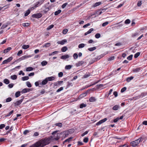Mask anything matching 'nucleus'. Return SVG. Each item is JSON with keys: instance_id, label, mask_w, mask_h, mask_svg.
Listing matches in <instances>:
<instances>
[{"instance_id": "obj_1", "label": "nucleus", "mask_w": 147, "mask_h": 147, "mask_svg": "<svg viewBox=\"0 0 147 147\" xmlns=\"http://www.w3.org/2000/svg\"><path fill=\"white\" fill-rule=\"evenodd\" d=\"M50 138H45L40 139L30 147H44L50 142Z\"/></svg>"}, {"instance_id": "obj_2", "label": "nucleus", "mask_w": 147, "mask_h": 147, "mask_svg": "<svg viewBox=\"0 0 147 147\" xmlns=\"http://www.w3.org/2000/svg\"><path fill=\"white\" fill-rule=\"evenodd\" d=\"M72 130H73L70 129L69 130L63 131L61 133V135H63V137L65 138L69 134H71V131Z\"/></svg>"}, {"instance_id": "obj_3", "label": "nucleus", "mask_w": 147, "mask_h": 147, "mask_svg": "<svg viewBox=\"0 0 147 147\" xmlns=\"http://www.w3.org/2000/svg\"><path fill=\"white\" fill-rule=\"evenodd\" d=\"M44 1L45 0H39L34 4V5L36 7H38L42 4Z\"/></svg>"}, {"instance_id": "obj_4", "label": "nucleus", "mask_w": 147, "mask_h": 147, "mask_svg": "<svg viewBox=\"0 0 147 147\" xmlns=\"http://www.w3.org/2000/svg\"><path fill=\"white\" fill-rule=\"evenodd\" d=\"M42 16V15L41 13H38L33 14L32 16V17L33 18H39L41 17Z\"/></svg>"}, {"instance_id": "obj_5", "label": "nucleus", "mask_w": 147, "mask_h": 147, "mask_svg": "<svg viewBox=\"0 0 147 147\" xmlns=\"http://www.w3.org/2000/svg\"><path fill=\"white\" fill-rule=\"evenodd\" d=\"M138 140H137L131 142L130 144L133 147H135L137 146L139 144V142H138Z\"/></svg>"}, {"instance_id": "obj_6", "label": "nucleus", "mask_w": 147, "mask_h": 147, "mask_svg": "<svg viewBox=\"0 0 147 147\" xmlns=\"http://www.w3.org/2000/svg\"><path fill=\"white\" fill-rule=\"evenodd\" d=\"M13 58L12 57L8 58L7 59L4 60L2 62V64H7L8 62H10L12 59Z\"/></svg>"}, {"instance_id": "obj_7", "label": "nucleus", "mask_w": 147, "mask_h": 147, "mask_svg": "<svg viewBox=\"0 0 147 147\" xmlns=\"http://www.w3.org/2000/svg\"><path fill=\"white\" fill-rule=\"evenodd\" d=\"M24 98L21 99L20 100L16 101L14 104L15 106L19 105H20L23 101Z\"/></svg>"}, {"instance_id": "obj_8", "label": "nucleus", "mask_w": 147, "mask_h": 147, "mask_svg": "<svg viewBox=\"0 0 147 147\" xmlns=\"http://www.w3.org/2000/svg\"><path fill=\"white\" fill-rule=\"evenodd\" d=\"M67 40L66 39L63 40L61 41H59L57 42L58 44L63 45L66 42Z\"/></svg>"}, {"instance_id": "obj_9", "label": "nucleus", "mask_w": 147, "mask_h": 147, "mask_svg": "<svg viewBox=\"0 0 147 147\" xmlns=\"http://www.w3.org/2000/svg\"><path fill=\"white\" fill-rule=\"evenodd\" d=\"M30 88H25L23 89L21 91V93H26L27 92H29L30 91Z\"/></svg>"}, {"instance_id": "obj_10", "label": "nucleus", "mask_w": 147, "mask_h": 147, "mask_svg": "<svg viewBox=\"0 0 147 147\" xmlns=\"http://www.w3.org/2000/svg\"><path fill=\"white\" fill-rule=\"evenodd\" d=\"M87 92H85L80 94L79 96V98H82L85 96L87 95Z\"/></svg>"}, {"instance_id": "obj_11", "label": "nucleus", "mask_w": 147, "mask_h": 147, "mask_svg": "<svg viewBox=\"0 0 147 147\" xmlns=\"http://www.w3.org/2000/svg\"><path fill=\"white\" fill-rule=\"evenodd\" d=\"M11 47H8L4 50L3 53H6L11 50Z\"/></svg>"}, {"instance_id": "obj_12", "label": "nucleus", "mask_w": 147, "mask_h": 147, "mask_svg": "<svg viewBox=\"0 0 147 147\" xmlns=\"http://www.w3.org/2000/svg\"><path fill=\"white\" fill-rule=\"evenodd\" d=\"M69 57V56L68 55H66L62 56L61 57V59H66L68 58Z\"/></svg>"}, {"instance_id": "obj_13", "label": "nucleus", "mask_w": 147, "mask_h": 147, "mask_svg": "<svg viewBox=\"0 0 147 147\" xmlns=\"http://www.w3.org/2000/svg\"><path fill=\"white\" fill-rule=\"evenodd\" d=\"M94 29L93 28H90L88 31L85 33L84 35H87L90 33Z\"/></svg>"}, {"instance_id": "obj_14", "label": "nucleus", "mask_w": 147, "mask_h": 147, "mask_svg": "<svg viewBox=\"0 0 147 147\" xmlns=\"http://www.w3.org/2000/svg\"><path fill=\"white\" fill-rule=\"evenodd\" d=\"M48 81H52L55 80V78L53 76L48 77L47 78Z\"/></svg>"}, {"instance_id": "obj_15", "label": "nucleus", "mask_w": 147, "mask_h": 147, "mask_svg": "<svg viewBox=\"0 0 147 147\" xmlns=\"http://www.w3.org/2000/svg\"><path fill=\"white\" fill-rule=\"evenodd\" d=\"M84 63V62L82 61H79L78 63H76V65L77 67L79 66L82 65Z\"/></svg>"}, {"instance_id": "obj_16", "label": "nucleus", "mask_w": 147, "mask_h": 147, "mask_svg": "<svg viewBox=\"0 0 147 147\" xmlns=\"http://www.w3.org/2000/svg\"><path fill=\"white\" fill-rule=\"evenodd\" d=\"M72 139V137H71L69 138L66 140L64 141H63V144H64V143L66 142H69L70 141H71V139Z\"/></svg>"}, {"instance_id": "obj_17", "label": "nucleus", "mask_w": 147, "mask_h": 147, "mask_svg": "<svg viewBox=\"0 0 147 147\" xmlns=\"http://www.w3.org/2000/svg\"><path fill=\"white\" fill-rule=\"evenodd\" d=\"M119 108V106L118 105L114 106L113 108V109L116 111Z\"/></svg>"}, {"instance_id": "obj_18", "label": "nucleus", "mask_w": 147, "mask_h": 147, "mask_svg": "<svg viewBox=\"0 0 147 147\" xmlns=\"http://www.w3.org/2000/svg\"><path fill=\"white\" fill-rule=\"evenodd\" d=\"M47 79V78H46L44 80L42 81V84L45 85L48 82V80Z\"/></svg>"}, {"instance_id": "obj_19", "label": "nucleus", "mask_w": 147, "mask_h": 147, "mask_svg": "<svg viewBox=\"0 0 147 147\" xmlns=\"http://www.w3.org/2000/svg\"><path fill=\"white\" fill-rule=\"evenodd\" d=\"M29 45H23L22 46V48L24 49H28V48H29Z\"/></svg>"}, {"instance_id": "obj_20", "label": "nucleus", "mask_w": 147, "mask_h": 147, "mask_svg": "<svg viewBox=\"0 0 147 147\" xmlns=\"http://www.w3.org/2000/svg\"><path fill=\"white\" fill-rule=\"evenodd\" d=\"M67 49V48L65 46L63 47L61 49V51L63 52L66 51Z\"/></svg>"}, {"instance_id": "obj_21", "label": "nucleus", "mask_w": 147, "mask_h": 147, "mask_svg": "<svg viewBox=\"0 0 147 147\" xmlns=\"http://www.w3.org/2000/svg\"><path fill=\"white\" fill-rule=\"evenodd\" d=\"M96 100V99L94 97H91L89 99V101L90 102H93Z\"/></svg>"}, {"instance_id": "obj_22", "label": "nucleus", "mask_w": 147, "mask_h": 147, "mask_svg": "<svg viewBox=\"0 0 147 147\" xmlns=\"http://www.w3.org/2000/svg\"><path fill=\"white\" fill-rule=\"evenodd\" d=\"M87 105L86 104H85L84 103H82L81 104L80 106V108L82 109L83 107H86Z\"/></svg>"}, {"instance_id": "obj_23", "label": "nucleus", "mask_w": 147, "mask_h": 147, "mask_svg": "<svg viewBox=\"0 0 147 147\" xmlns=\"http://www.w3.org/2000/svg\"><path fill=\"white\" fill-rule=\"evenodd\" d=\"M141 70L140 68H137L133 70V72H139Z\"/></svg>"}, {"instance_id": "obj_24", "label": "nucleus", "mask_w": 147, "mask_h": 147, "mask_svg": "<svg viewBox=\"0 0 147 147\" xmlns=\"http://www.w3.org/2000/svg\"><path fill=\"white\" fill-rule=\"evenodd\" d=\"M30 9H28L26 12L24 14V16H28L29 13H30Z\"/></svg>"}, {"instance_id": "obj_25", "label": "nucleus", "mask_w": 147, "mask_h": 147, "mask_svg": "<svg viewBox=\"0 0 147 147\" xmlns=\"http://www.w3.org/2000/svg\"><path fill=\"white\" fill-rule=\"evenodd\" d=\"M61 10L60 9L58 10V11H56L55 12V16L58 15L59 14L61 13Z\"/></svg>"}, {"instance_id": "obj_26", "label": "nucleus", "mask_w": 147, "mask_h": 147, "mask_svg": "<svg viewBox=\"0 0 147 147\" xmlns=\"http://www.w3.org/2000/svg\"><path fill=\"white\" fill-rule=\"evenodd\" d=\"M101 3V2H96L94 4V5H93V6L94 7H96L100 5Z\"/></svg>"}, {"instance_id": "obj_27", "label": "nucleus", "mask_w": 147, "mask_h": 147, "mask_svg": "<svg viewBox=\"0 0 147 147\" xmlns=\"http://www.w3.org/2000/svg\"><path fill=\"white\" fill-rule=\"evenodd\" d=\"M72 67V66L71 65H68L65 66V68L66 69H70Z\"/></svg>"}, {"instance_id": "obj_28", "label": "nucleus", "mask_w": 147, "mask_h": 147, "mask_svg": "<svg viewBox=\"0 0 147 147\" xmlns=\"http://www.w3.org/2000/svg\"><path fill=\"white\" fill-rule=\"evenodd\" d=\"M47 62L46 61H43L41 63V64L43 66L47 64Z\"/></svg>"}, {"instance_id": "obj_29", "label": "nucleus", "mask_w": 147, "mask_h": 147, "mask_svg": "<svg viewBox=\"0 0 147 147\" xmlns=\"http://www.w3.org/2000/svg\"><path fill=\"white\" fill-rule=\"evenodd\" d=\"M33 70V68L31 67H29L26 68V71H29Z\"/></svg>"}, {"instance_id": "obj_30", "label": "nucleus", "mask_w": 147, "mask_h": 147, "mask_svg": "<svg viewBox=\"0 0 147 147\" xmlns=\"http://www.w3.org/2000/svg\"><path fill=\"white\" fill-rule=\"evenodd\" d=\"M13 111L12 110L8 114L5 115V117H6L10 116L13 113Z\"/></svg>"}, {"instance_id": "obj_31", "label": "nucleus", "mask_w": 147, "mask_h": 147, "mask_svg": "<svg viewBox=\"0 0 147 147\" xmlns=\"http://www.w3.org/2000/svg\"><path fill=\"white\" fill-rule=\"evenodd\" d=\"M29 79V77L28 76H24L22 77V80L23 81H25L28 80Z\"/></svg>"}, {"instance_id": "obj_32", "label": "nucleus", "mask_w": 147, "mask_h": 147, "mask_svg": "<svg viewBox=\"0 0 147 147\" xmlns=\"http://www.w3.org/2000/svg\"><path fill=\"white\" fill-rule=\"evenodd\" d=\"M58 51H55L54 52H53L52 53H51L49 54V56L51 55H53L55 54H57L58 53Z\"/></svg>"}, {"instance_id": "obj_33", "label": "nucleus", "mask_w": 147, "mask_h": 147, "mask_svg": "<svg viewBox=\"0 0 147 147\" xmlns=\"http://www.w3.org/2000/svg\"><path fill=\"white\" fill-rule=\"evenodd\" d=\"M134 78V77L132 76H131L129 77H128L127 78L126 81H127V82H130L131 80L133 79Z\"/></svg>"}, {"instance_id": "obj_34", "label": "nucleus", "mask_w": 147, "mask_h": 147, "mask_svg": "<svg viewBox=\"0 0 147 147\" xmlns=\"http://www.w3.org/2000/svg\"><path fill=\"white\" fill-rule=\"evenodd\" d=\"M11 78L12 80H16L17 78V76L15 75H14L11 76Z\"/></svg>"}, {"instance_id": "obj_35", "label": "nucleus", "mask_w": 147, "mask_h": 147, "mask_svg": "<svg viewBox=\"0 0 147 147\" xmlns=\"http://www.w3.org/2000/svg\"><path fill=\"white\" fill-rule=\"evenodd\" d=\"M4 82L6 84H7L9 83V81L7 79H5L4 80Z\"/></svg>"}, {"instance_id": "obj_36", "label": "nucleus", "mask_w": 147, "mask_h": 147, "mask_svg": "<svg viewBox=\"0 0 147 147\" xmlns=\"http://www.w3.org/2000/svg\"><path fill=\"white\" fill-rule=\"evenodd\" d=\"M85 46V45L83 43H81L79 44L78 45V47L79 48H82L84 47Z\"/></svg>"}, {"instance_id": "obj_37", "label": "nucleus", "mask_w": 147, "mask_h": 147, "mask_svg": "<svg viewBox=\"0 0 147 147\" xmlns=\"http://www.w3.org/2000/svg\"><path fill=\"white\" fill-rule=\"evenodd\" d=\"M96 49V47H94L89 48L88 49V50L90 51H91L95 50Z\"/></svg>"}, {"instance_id": "obj_38", "label": "nucleus", "mask_w": 147, "mask_h": 147, "mask_svg": "<svg viewBox=\"0 0 147 147\" xmlns=\"http://www.w3.org/2000/svg\"><path fill=\"white\" fill-rule=\"evenodd\" d=\"M20 91H18L16 92L15 94V96L17 98L19 97L20 95Z\"/></svg>"}, {"instance_id": "obj_39", "label": "nucleus", "mask_w": 147, "mask_h": 147, "mask_svg": "<svg viewBox=\"0 0 147 147\" xmlns=\"http://www.w3.org/2000/svg\"><path fill=\"white\" fill-rule=\"evenodd\" d=\"M54 26L53 24H51L50 26H49L47 28V30H49L52 28H53L54 27Z\"/></svg>"}, {"instance_id": "obj_40", "label": "nucleus", "mask_w": 147, "mask_h": 147, "mask_svg": "<svg viewBox=\"0 0 147 147\" xmlns=\"http://www.w3.org/2000/svg\"><path fill=\"white\" fill-rule=\"evenodd\" d=\"M68 31V30L67 29H65L63 30L62 32V33L64 34H66L67 33V32Z\"/></svg>"}, {"instance_id": "obj_41", "label": "nucleus", "mask_w": 147, "mask_h": 147, "mask_svg": "<svg viewBox=\"0 0 147 147\" xmlns=\"http://www.w3.org/2000/svg\"><path fill=\"white\" fill-rule=\"evenodd\" d=\"M55 125L60 127H61L62 126V123H56L55 124Z\"/></svg>"}, {"instance_id": "obj_42", "label": "nucleus", "mask_w": 147, "mask_h": 147, "mask_svg": "<svg viewBox=\"0 0 147 147\" xmlns=\"http://www.w3.org/2000/svg\"><path fill=\"white\" fill-rule=\"evenodd\" d=\"M29 25L30 24L28 23H26L22 24V26L24 27L28 26H29Z\"/></svg>"}, {"instance_id": "obj_43", "label": "nucleus", "mask_w": 147, "mask_h": 147, "mask_svg": "<svg viewBox=\"0 0 147 147\" xmlns=\"http://www.w3.org/2000/svg\"><path fill=\"white\" fill-rule=\"evenodd\" d=\"M115 59V57L114 56H112L111 57H109L108 59V61H110L113 60Z\"/></svg>"}, {"instance_id": "obj_44", "label": "nucleus", "mask_w": 147, "mask_h": 147, "mask_svg": "<svg viewBox=\"0 0 147 147\" xmlns=\"http://www.w3.org/2000/svg\"><path fill=\"white\" fill-rule=\"evenodd\" d=\"M100 37V34L99 33H97L95 35V37L97 38H98Z\"/></svg>"}, {"instance_id": "obj_45", "label": "nucleus", "mask_w": 147, "mask_h": 147, "mask_svg": "<svg viewBox=\"0 0 147 147\" xmlns=\"http://www.w3.org/2000/svg\"><path fill=\"white\" fill-rule=\"evenodd\" d=\"M140 53L139 52H138L136 53L135 55H134V57L135 58H137L140 55Z\"/></svg>"}, {"instance_id": "obj_46", "label": "nucleus", "mask_w": 147, "mask_h": 147, "mask_svg": "<svg viewBox=\"0 0 147 147\" xmlns=\"http://www.w3.org/2000/svg\"><path fill=\"white\" fill-rule=\"evenodd\" d=\"M132 57L133 55H131L127 57V59L129 60H131L132 59Z\"/></svg>"}, {"instance_id": "obj_47", "label": "nucleus", "mask_w": 147, "mask_h": 147, "mask_svg": "<svg viewBox=\"0 0 147 147\" xmlns=\"http://www.w3.org/2000/svg\"><path fill=\"white\" fill-rule=\"evenodd\" d=\"M109 23L108 22H105L102 24V26L103 27H105Z\"/></svg>"}, {"instance_id": "obj_48", "label": "nucleus", "mask_w": 147, "mask_h": 147, "mask_svg": "<svg viewBox=\"0 0 147 147\" xmlns=\"http://www.w3.org/2000/svg\"><path fill=\"white\" fill-rule=\"evenodd\" d=\"M26 85L29 88H30L32 86V85L30 83L28 82H26Z\"/></svg>"}, {"instance_id": "obj_49", "label": "nucleus", "mask_w": 147, "mask_h": 147, "mask_svg": "<svg viewBox=\"0 0 147 147\" xmlns=\"http://www.w3.org/2000/svg\"><path fill=\"white\" fill-rule=\"evenodd\" d=\"M73 57L75 59H77L78 57V55L76 53L74 54L73 55Z\"/></svg>"}, {"instance_id": "obj_50", "label": "nucleus", "mask_w": 147, "mask_h": 147, "mask_svg": "<svg viewBox=\"0 0 147 147\" xmlns=\"http://www.w3.org/2000/svg\"><path fill=\"white\" fill-rule=\"evenodd\" d=\"M12 100V99L10 97H9L7 98L6 100V102H9L11 101Z\"/></svg>"}, {"instance_id": "obj_51", "label": "nucleus", "mask_w": 147, "mask_h": 147, "mask_svg": "<svg viewBox=\"0 0 147 147\" xmlns=\"http://www.w3.org/2000/svg\"><path fill=\"white\" fill-rule=\"evenodd\" d=\"M142 4V1H139L137 3V5L138 7H140Z\"/></svg>"}, {"instance_id": "obj_52", "label": "nucleus", "mask_w": 147, "mask_h": 147, "mask_svg": "<svg viewBox=\"0 0 147 147\" xmlns=\"http://www.w3.org/2000/svg\"><path fill=\"white\" fill-rule=\"evenodd\" d=\"M130 23V21L129 19L126 20L125 22V23L126 24H129Z\"/></svg>"}, {"instance_id": "obj_53", "label": "nucleus", "mask_w": 147, "mask_h": 147, "mask_svg": "<svg viewBox=\"0 0 147 147\" xmlns=\"http://www.w3.org/2000/svg\"><path fill=\"white\" fill-rule=\"evenodd\" d=\"M90 76V74L89 73L88 74H86L84 75V78H86Z\"/></svg>"}, {"instance_id": "obj_54", "label": "nucleus", "mask_w": 147, "mask_h": 147, "mask_svg": "<svg viewBox=\"0 0 147 147\" xmlns=\"http://www.w3.org/2000/svg\"><path fill=\"white\" fill-rule=\"evenodd\" d=\"M63 87H60L59 89H58L56 91V92H59L60 91L63 90Z\"/></svg>"}, {"instance_id": "obj_55", "label": "nucleus", "mask_w": 147, "mask_h": 147, "mask_svg": "<svg viewBox=\"0 0 147 147\" xmlns=\"http://www.w3.org/2000/svg\"><path fill=\"white\" fill-rule=\"evenodd\" d=\"M50 45V43H46L44 45L43 47H49Z\"/></svg>"}, {"instance_id": "obj_56", "label": "nucleus", "mask_w": 147, "mask_h": 147, "mask_svg": "<svg viewBox=\"0 0 147 147\" xmlns=\"http://www.w3.org/2000/svg\"><path fill=\"white\" fill-rule=\"evenodd\" d=\"M88 138L87 137H86L83 140V141L85 143H87L88 142Z\"/></svg>"}, {"instance_id": "obj_57", "label": "nucleus", "mask_w": 147, "mask_h": 147, "mask_svg": "<svg viewBox=\"0 0 147 147\" xmlns=\"http://www.w3.org/2000/svg\"><path fill=\"white\" fill-rule=\"evenodd\" d=\"M107 120V119L106 118H105L103 119L100 120L102 123H104Z\"/></svg>"}, {"instance_id": "obj_58", "label": "nucleus", "mask_w": 147, "mask_h": 147, "mask_svg": "<svg viewBox=\"0 0 147 147\" xmlns=\"http://www.w3.org/2000/svg\"><path fill=\"white\" fill-rule=\"evenodd\" d=\"M88 131H85L84 133H83V134H82V135H81V136H84L85 135H86V134H87L88 133Z\"/></svg>"}, {"instance_id": "obj_59", "label": "nucleus", "mask_w": 147, "mask_h": 147, "mask_svg": "<svg viewBox=\"0 0 147 147\" xmlns=\"http://www.w3.org/2000/svg\"><path fill=\"white\" fill-rule=\"evenodd\" d=\"M137 140H138V142H139V144L140 142L142 141L143 140V139L142 138H140L138 139Z\"/></svg>"}, {"instance_id": "obj_60", "label": "nucleus", "mask_w": 147, "mask_h": 147, "mask_svg": "<svg viewBox=\"0 0 147 147\" xmlns=\"http://www.w3.org/2000/svg\"><path fill=\"white\" fill-rule=\"evenodd\" d=\"M63 73L62 72H60L58 74V76L59 77H61L63 76Z\"/></svg>"}, {"instance_id": "obj_61", "label": "nucleus", "mask_w": 147, "mask_h": 147, "mask_svg": "<svg viewBox=\"0 0 147 147\" xmlns=\"http://www.w3.org/2000/svg\"><path fill=\"white\" fill-rule=\"evenodd\" d=\"M67 5V3H65L63 4L61 6V7L62 8H64Z\"/></svg>"}, {"instance_id": "obj_62", "label": "nucleus", "mask_w": 147, "mask_h": 147, "mask_svg": "<svg viewBox=\"0 0 147 147\" xmlns=\"http://www.w3.org/2000/svg\"><path fill=\"white\" fill-rule=\"evenodd\" d=\"M22 53V50L19 51L17 53V55L19 56Z\"/></svg>"}, {"instance_id": "obj_63", "label": "nucleus", "mask_w": 147, "mask_h": 147, "mask_svg": "<svg viewBox=\"0 0 147 147\" xmlns=\"http://www.w3.org/2000/svg\"><path fill=\"white\" fill-rule=\"evenodd\" d=\"M39 135V134L38 132H35L34 133V134L33 135V136H38Z\"/></svg>"}, {"instance_id": "obj_64", "label": "nucleus", "mask_w": 147, "mask_h": 147, "mask_svg": "<svg viewBox=\"0 0 147 147\" xmlns=\"http://www.w3.org/2000/svg\"><path fill=\"white\" fill-rule=\"evenodd\" d=\"M126 89V88L125 87H123V88L121 90V92H124Z\"/></svg>"}]
</instances>
